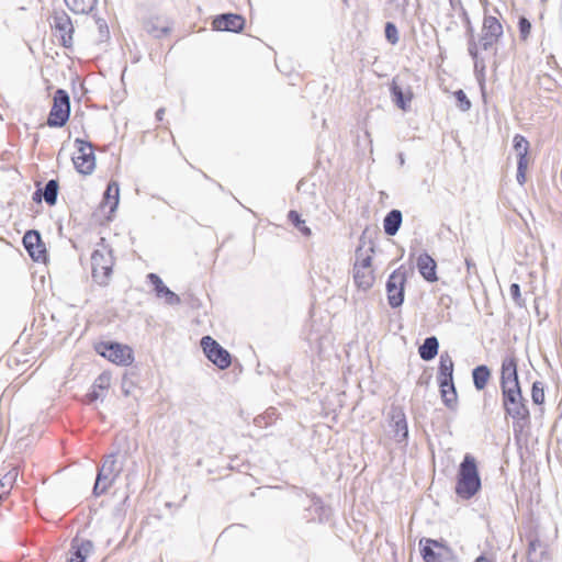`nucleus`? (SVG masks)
<instances>
[{
    "label": "nucleus",
    "mask_w": 562,
    "mask_h": 562,
    "mask_svg": "<svg viewBox=\"0 0 562 562\" xmlns=\"http://www.w3.org/2000/svg\"><path fill=\"white\" fill-rule=\"evenodd\" d=\"M453 379V361L452 358L447 353L440 355L439 368L437 380H443V384L447 385V381Z\"/></svg>",
    "instance_id": "b1692460"
},
{
    "label": "nucleus",
    "mask_w": 562,
    "mask_h": 562,
    "mask_svg": "<svg viewBox=\"0 0 562 562\" xmlns=\"http://www.w3.org/2000/svg\"><path fill=\"white\" fill-rule=\"evenodd\" d=\"M391 94L394 103L403 111H407L413 99V92L408 88L406 91L396 85L395 80H393L391 85Z\"/></svg>",
    "instance_id": "aec40b11"
},
{
    "label": "nucleus",
    "mask_w": 562,
    "mask_h": 562,
    "mask_svg": "<svg viewBox=\"0 0 562 562\" xmlns=\"http://www.w3.org/2000/svg\"><path fill=\"white\" fill-rule=\"evenodd\" d=\"M501 386L502 390H508L518 387V373H517V361L515 357H507L502 362V372H501Z\"/></svg>",
    "instance_id": "ddd939ff"
},
{
    "label": "nucleus",
    "mask_w": 562,
    "mask_h": 562,
    "mask_svg": "<svg viewBox=\"0 0 562 562\" xmlns=\"http://www.w3.org/2000/svg\"><path fill=\"white\" fill-rule=\"evenodd\" d=\"M42 199V190L41 189H37L35 192H34V195H33V200L40 202Z\"/></svg>",
    "instance_id": "8fccbe9b"
},
{
    "label": "nucleus",
    "mask_w": 562,
    "mask_h": 562,
    "mask_svg": "<svg viewBox=\"0 0 562 562\" xmlns=\"http://www.w3.org/2000/svg\"><path fill=\"white\" fill-rule=\"evenodd\" d=\"M372 258L370 255H364L362 248L356 250V268L371 269Z\"/></svg>",
    "instance_id": "f704fd0d"
},
{
    "label": "nucleus",
    "mask_w": 562,
    "mask_h": 562,
    "mask_svg": "<svg viewBox=\"0 0 562 562\" xmlns=\"http://www.w3.org/2000/svg\"><path fill=\"white\" fill-rule=\"evenodd\" d=\"M438 349H439V341H438L437 337H435V336L427 337L424 340V342L419 346V349H418L419 357L424 361H430L437 356Z\"/></svg>",
    "instance_id": "393cba45"
},
{
    "label": "nucleus",
    "mask_w": 562,
    "mask_h": 562,
    "mask_svg": "<svg viewBox=\"0 0 562 562\" xmlns=\"http://www.w3.org/2000/svg\"><path fill=\"white\" fill-rule=\"evenodd\" d=\"M353 280L358 288L368 290L373 284V271L371 269H360L353 267Z\"/></svg>",
    "instance_id": "bb28decb"
},
{
    "label": "nucleus",
    "mask_w": 562,
    "mask_h": 562,
    "mask_svg": "<svg viewBox=\"0 0 562 562\" xmlns=\"http://www.w3.org/2000/svg\"><path fill=\"white\" fill-rule=\"evenodd\" d=\"M98 24H99V29L100 31H102V29H108L105 22L103 20H98Z\"/></svg>",
    "instance_id": "603ef678"
},
{
    "label": "nucleus",
    "mask_w": 562,
    "mask_h": 562,
    "mask_svg": "<svg viewBox=\"0 0 562 562\" xmlns=\"http://www.w3.org/2000/svg\"><path fill=\"white\" fill-rule=\"evenodd\" d=\"M454 97H456V100L458 102V108L461 111L465 112V111L470 110L471 102L468 99V97H467V94H465V92L463 90H461V89L457 90L454 92Z\"/></svg>",
    "instance_id": "e433bc0d"
},
{
    "label": "nucleus",
    "mask_w": 562,
    "mask_h": 562,
    "mask_svg": "<svg viewBox=\"0 0 562 562\" xmlns=\"http://www.w3.org/2000/svg\"><path fill=\"white\" fill-rule=\"evenodd\" d=\"M406 279V270L404 267H400L394 270L387 279V302L393 308L400 307L404 302Z\"/></svg>",
    "instance_id": "0eeeda50"
},
{
    "label": "nucleus",
    "mask_w": 562,
    "mask_h": 562,
    "mask_svg": "<svg viewBox=\"0 0 562 562\" xmlns=\"http://www.w3.org/2000/svg\"><path fill=\"white\" fill-rule=\"evenodd\" d=\"M528 162L517 161V181L519 184H524L526 182V170Z\"/></svg>",
    "instance_id": "37998d69"
},
{
    "label": "nucleus",
    "mask_w": 562,
    "mask_h": 562,
    "mask_svg": "<svg viewBox=\"0 0 562 562\" xmlns=\"http://www.w3.org/2000/svg\"><path fill=\"white\" fill-rule=\"evenodd\" d=\"M110 381H111V378L109 374H106V373L100 374L95 379V381L92 385V390L87 394L88 401L91 403L99 398H102L103 392L105 390H108V387L110 386Z\"/></svg>",
    "instance_id": "5701e85b"
},
{
    "label": "nucleus",
    "mask_w": 562,
    "mask_h": 562,
    "mask_svg": "<svg viewBox=\"0 0 562 562\" xmlns=\"http://www.w3.org/2000/svg\"><path fill=\"white\" fill-rule=\"evenodd\" d=\"M531 398L532 402L537 405H540L544 402V390L543 384L539 381L533 382L531 389Z\"/></svg>",
    "instance_id": "c9c22d12"
},
{
    "label": "nucleus",
    "mask_w": 562,
    "mask_h": 562,
    "mask_svg": "<svg viewBox=\"0 0 562 562\" xmlns=\"http://www.w3.org/2000/svg\"><path fill=\"white\" fill-rule=\"evenodd\" d=\"M164 114H165V109L164 108L158 109L157 112H156L157 120L161 121L162 117H164Z\"/></svg>",
    "instance_id": "09e8293b"
},
{
    "label": "nucleus",
    "mask_w": 562,
    "mask_h": 562,
    "mask_svg": "<svg viewBox=\"0 0 562 562\" xmlns=\"http://www.w3.org/2000/svg\"><path fill=\"white\" fill-rule=\"evenodd\" d=\"M450 4L453 9H457V8H460V10L462 11V8H464L462 5V2L461 0H450Z\"/></svg>",
    "instance_id": "de8ad7c7"
},
{
    "label": "nucleus",
    "mask_w": 562,
    "mask_h": 562,
    "mask_svg": "<svg viewBox=\"0 0 562 562\" xmlns=\"http://www.w3.org/2000/svg\"><path fill=\"white\" fill-rule=\"evenodd\" d=\"M144 30L154 38H161L169 34L171 25L165 18L155 16L144 21Z\"/></svg>",
    "instance_id": "f3484780"
},
{
    "label": "nucleus",
    "mask_w": 562,
    "mask_h": 562,
    "mask_svg": "<svg viewBox=\"0 0 562 562\" xmlns=\"http://www.w3.org/2000/svg\"><path fill=\"white\" fill-rule=\"evenodd\" d=\"M113 265L112 250L104 244L99 245L91 255L93 280L100 285H106L112 274Z\"/></svg>",
    "instance_id": "7ed1b4c3"
},
{
    "label": "nucleus",
    "mask_w": 562,
    "mask_h": 562,
    "mask_svg": "<svg viewBox=\"0 0 562 562\" xmlns=\"http://www.w3.org/2000/svg\"><path fill=\"white\" fill-rule=\"evenodd\" d=\"M402 221L403 215L400 210L390 211L383 220L384 233L389 236H394L398 232Z\"/></svg>",
    "instance_id": "4be33fe9"
},
{
    "label": "nucleus",
    "mask_w": 562,
    "mask_h": 562,
    "mask_svg": "<svg viewBox=\"0 0 562 562\" xmlns=\"http://www.w3.org/2000/svg\"><path fill=\"white\" fill-rule=\"evenodd\" d=\"M201 347L206 358L220 369H226L231 366L229 352L211 336H204L201 339Z\"/></svg>",
    "instance_id": "1a4fd4ad"
},
{
    "label": "nucleus",
    "mask_w": 562,
    "mask_h": 562,
    "mask_svg": "<svg viewBox=\"0 0 562 562\" xmlns=\"http://www.w3.org/2000/svg\"><path fill=\"white\" fill-rule=\"evenodd\" d=\"M475 562H492V561L487 557L482 554L475 559Z\"/></svg>",
    "instance_id": "3c124183"
},
{
    "label": "nucleus",
    "mask_w": 562,
    "mask_h": 562,
    "mask_svg": "<svg viewBox=\"0 0 562 562\" xmlns=\"http://www.w3.org/2000/svg\"><path fill=\"white\" fill-rule=\"evenodd\" d=\"M147 279L154 286L156 296L159 299H164L166 304L173 306L179 305L181 303L180 296L172 292L168 286H166L158 274L149 273L147 276Z\"/></svg>",
    "instance_id": "2eb2a0df"
},
{
    "label": "nucleus",
    "mask_w": 562,
    "mask_h": 562,
    "mask_svg": "<svg viewBox=\"0 0 562 562\" xmlns=\"http://www.w3.org/2000/svg\"><path fill=\"white\" fill-rule=\"evenodd\" d=\"M69 115V94L65 90L58 89L54 94L53 106L49 112L47 124L50 127H61L67 123Z\"/></svg>",
    "instance_id": "39448f33"
},
{
    "label": "nucleus",
    "mask_w": 562,
    "mask_h": 562,
    "mask_svg": "<svg viewBox=\"0 0 562 562\" xmlns=\"http://www.w3.org/2000/svg\"><path fill=\"white\" fill-rule=\"evenodd\" d=\"M472 378H473V384H474L475 389L481 391L486 386V384L491 378V371L484 364L477 366L472 371Z\"/></svg>",
    "instance_id": "c85d7f7f"
},
{
    "label": "nucleus",
    "mask_w": 562,
    "mask_h": 562,
    "mask_svg": "<svg viewBox=\"0 0 562 562\" xmlns=\"http://www.w3.org/2000/svg\"><path fill=\"white\" fill-rule=\"evenodd\" d=\"M422 548V557L425 562H442L440 559V554L437 553L432 547L443 548V546L434 539L424 538L419 541Z\"/></svg>",
    "instance_id": "412c9836"
},
{
    "label": "nucleus",
    "mask_w": 562,
    "mask_h": 562,
    "mask_svg": "<svg viewBox=\"0 0 562 562\" xmlns=\"http://www.w3.org/2000/svg\"><path fill=\"white\" fill-rule=\"evenodd\" d=\"M447 396L448 397H443L442 398V402L445 403V405L449 408H454L456 405H457V402H458V395H457V390L456 387H450L448 391H447Z\"/></svg>",
    "instance_id": "a19ab883"
},
{
    "label": "nucleus",
    "mask_w": 562,
    "mask_h": 562,
    "mask_svg": "<svg viewBox=\"0 0 562 562\" xmlns=\"http://www.w3.org/2000/svg\"><path fill=\"white\" fill-rule=\"evenodd\" d=\"M482 32L501 38L503 35V26L497 18L487 15L483 20Z\"/></svg>",
    "instance_id": "c756f323"
},
{
    "label": "nucleus",
    "mask_w": 562,
    "mask_h": 562,
    "mask_svg": "<svg viewBox=\"0 0 562 562\" xmlns=\"http://www.w3.org/2000/svg\"><path fill=\"white\" fill-rule=\"evenodd\" d=\"M417 268L423 278L429 282L437 281V263L430 255L424 252L417 258Z\"/></svg>",
    "instance_id": "6ab92c4d"
},
{
    "label": "nucleus",
    "mask_w": 562,
    "mask_h": 562,
    "mask_svg": "<svg viewBox=\"0 0 562 562\" xmlns=\"http://www.w3.org/2000/svg\"><path fill=\"white\" fill-rule=\"evenodd\" d=\"M58 188H59L58 181L55 179H50L45 184V188L43 191V198H44L45 202L50 206L56 204L57 195H58Z\"/></svg>",
    "instance_id": "2f4dec72"
},
{
    "label": "nucleus",
    "mask_w": 562,
    "mask_h": 562,
    "mask_svg": "<svg viewBox=\"0 0 562 562\" xmlns=\"http://www.w3.org/2000/svg\"><path fill=\"white\" fill-rule=\"evenodd\" d=\"M465 265H467L468 273H472L473 271L474 272L476 271V266L471 258H465Z\"/></svg>",
    "instance_id": "49530a36"
},
{
    "label": "nucleus",
    "mask_w": 562,
    "mask_h": 562,
    "mask_svg": "<svg viewBox=\"0 0 562 562\" xmlns=\"http://www.w3.org/2000/svg\"><path fill=\"white\" fill-rule=\"evenodd\" d=\"M123 467L124 462L117 459L116 453L106 456L102 465L98 469L93 494L95 496L104 494L120 476Z\"/></svg>",
    "instance_id": "f03ea898"
},
{
    "label": "nucleus",
    "mask_w": 562,
    "mask_h": 562,
    "mask_svg": "<svg viewBox=\"0 0 562 562\" xmlns=\"http://www.w3.org/2000/svg\"><path fill=\"white\" fill-rule=\"evenodd\" d=\"M481 488V477L475 458L467 453L459 465L456 493L463 499H470Z\"/></svg>",
    "instance_id": "f257e3e1"
},
{
    "label": "nucleus",
    "mask_w": 562,
    "mask_h": 562,
    "mask_svg": "<svg viewBox=\"0 0 562 562\" xmlns=\"http://www.w3.org/2000/svg\"><path fill=\"white\" fill-rule=\"evenodd\" d=\"M513 143H514V149H515V151L517 154V158H518L517 161L528 162V158H527L528 150H529L528 140L522 135L517 134V135H515Z\"/></svg>",
    "instance_id": "7c9ffc66"
},
{
    "label": "nucleus",
    "mask_w": 562,
    "mask_h": 562,
    "mask_svg": "<svg viewBox=\"0 0 562 562\" xmlns=\"http://www.w3.org/2000/svg\"><path fill=\"white\" fill-rule=\"evenodd\" d=\"M518 27H519L521 38L526 40L528 37V35L530 34L531 23L529 22V20L527 18L521 16L518 22Z\"/></svg>",
    "instance_id": "79ce46f5"
},
{
    "label": "nucleus",
    "mask_w": 562,
    "mask_h": 562,
    "mask_svg": "<svg viewBox=\"0 0 562 562\" xmlns=\"http://www.w3.org/2000/svg\"><path fill=\"white\" fill-rule=\"evenodd\" d=\"M93 543L90 540L75 538L71 542L70 558L67 562H86L93 552Z\"/></svg>",
    "instance_id": "a211bd4d"
},
{
    "label": "nucleus",
    "mask_w": 562,
    "mask_h": 562,
    "mask_svg": "<svg viewBox=\"0 0 562 562\" xmlns=\"http://www.w3.org/2000/svg\"><path fill=\"white\" fill-rule=\"evenodd\" d=\"M288 220L305 236H311V229L305 225V221L301 218V215L296 211H290Z\"/></svg>",
    "instance_id": "72a5a7b5"
},
{
    "label": "nucleus",
    "mask_w": 562,
    "mask_h": 562,
    "mask_svg": "<svg viewBox=\"0 0 562 562\" xmlns=\"http://www.w3.org/2000/svg\"><path fill=\"white\" fill-rule=\"evenodd\" d=\"M23 245L33 260L41 261L45 259L46 248L37 231H27L23 236Z\"/></svg>",
    "instance_id": "f8f14e48"
},
{
    "label": "nucleus",
    "mask_w": 562,
    "mask_h": 562,
    "mask_svg": "<svg viewBox=\"0 0 562 562\" xmlns=\"http://www.w3.org/2000/svg\"><path fill=\"white\" fill-rule=\"evenodd\" d=\"M462 16H463L464 23L467 25V33H468V36H469V38H468V52H469V55L474 60L475 69H479V68L484 69L485 68L484 61L479 58L477 44H476V41H475V37H474V30H473V26L471 24V21H470V18L468 15V12H467V10L464 8H462Z\"/></svg>",
    "instance_id": "dca6fc26"
},
{
    "label": "nucleus",
    "mask_w": 562,
    "mask_h": 562,
    "mask_svg": "<svg viewBox=\"0 0 562 562\" xmlns=\"http://www.w3.org/2000/svg\"><path fill=\"white\" fill-rule=\"evenodd\" d=\"M509 294L513 299V301L518 305V306H524L525 305V301L522 300L521 297V293H520V286L518 283H512L510 286H509Z\"/></svg>",
    "instance_id": "58836bf2"
},
{
    "label": "nucleus",
    "mask_w": 562,
    "mask_h": 562,
    "mask_svg": "<svg viewBox=\"0 0 562 562\" xmlns=\"http://www.w3.org/2000/svg\"><path fill=\"white\" fill-rule=\"evenodd\" d=\"M438 383H439V387H440V394H441V398L443 397H448L447 396V391L450 389V387H456L454 386V383H453V379L450 380V382L447 381V385L443 384V380H438Z\"/></svg>",
    "instance_id": "c03bdc74"
},
{
    "label": "nucleus",
    "mask_w": 562,
    "mask_h": 562,
    "mask_svg": "<svg viewBox=\"0 0 562 562\" xmlns=\"http://www.w3.org/2000/svg\"><path fill=\"white\" fill-rule=\"evenodd\" d=\"M16 477L18 471L15 469H12L0 480V501L2 499L4 494L9 493Z\"/></svg>",
    "instance_id": "473e14b6"
},
{
    "label": "nucleus",
    "mask_w": 562,
    "mask_h": 562,
    "mask_svg": "<svg viewBox=\"0 0 562 562\" xmlns=\"http://www.w3.org/2000/svg\"><path fill=\"white\" fill-rule=\"evenodd\" d=\"M498 40L499 38L495 36L482 32V35L480 37V44L484 50H488L497 43Z\"/></svg>",
    "instance_id": "ea45409f"
},
{
    "label": "nucleus",
    "mask_w": 562,
    "mask_h": 562,
    "mask_svg": "<svg viewBox=\"0 0 562 562\" xmlns=\"http://www.w3.org/2000/svg\"><path fill=\"white\" fill-rule=\"evenodd\" d=\"M503 406L508 416L517 422H525L529 418V411L526 405V400L522 397L520 386L502 390Z\"/></svg>",
    "instance_id": "20e7f679"
},
{
    "label": "nucleus",
    "mask_w": 562,
    "mask_h": 562,
    "mask_svg": "<svg viewBox=\"0 0 562 562\" xmlns=\"http://www.w3.org/2000/svg\"><path fill=\"white\" fill-rule=\"evenodd\" d=\"M120 188L119 183L111 181L103 194V204L109 206L110 212H114L119 205Z\"/></svg>",
    "instance_id": "a878e982"
},
{
    "label": "nucleus",
    "mask_w": 562,
    "mask_h": 562,
    "mask_svg": "<svg viewBox=\"0 0 562 562\" xmlns=\"http://www.w3.org/2000/svg\"><path fill=\"white\" fill-rule=\"evenodd\" d=\"M386 2L396 10L404 11L407 4V0H386Z\"/></svg>",
    "instance_id": "a18cd8bd"
},
{
    "label": "nucleus",
    "mask_w": 562,
    "mask_h": 562,
    "mask_svg": "<svg viewBox=\"0 0 562 562\" xmlns=\"http://www.w3.org/2000/svg\"><path fill=\"white\" fill-rule=\"evenodd\" d=\"M385 37L393 45L398 42V31L394 23L387 22L385 24Z\"/></svg>",
    "instance_id": "4c0bfd02"
},
{
    "label": "nucleus",
    "mask_w": 562,
    "mask_h": 562,
    "mask_svg": "<svg viewBox=\"0 0 562 562\" xmlns=\"http://www.w3.org/2000/svg\"><path fill=\"white\" fill-rule=\"evenodd\" d=\"M390 427L393 431V437L397 442H404L408 437V427L406 415L402 407L392 406L390 411Z\"/></svg>",
    "instance_id": "9b49d317"
},
{
    "label": "nucleus",
    "mask_w": 562,
    "mask_h": 562,
    "mask_svg": "<svg viewBox=\"0 0 562 562\" xmlns=\"http://www.w3.org/2000/svg\"><path fill=\"white\" fill-rule=\"evenodd\" d=\"M98 353L119 366H130L133 360V350L126 345L119 342H101L97 347Z\"/></svg>",
    "instance_id": "423d86ee"
},
{
    "label": "nucleus",
    "mask_w": 562,
    "mask_h": 562,
    "mask_svg": "<svg viewBox=\"0 0 562 562\" xmlns=\"http://www.w3.org/2000/svg\"><path fill=\"white\" fill-rule=\"evenodd\" d=\"M77 151L72 156V162L78 172L90 175L95 168V157L92 145L88 142L77 138Z\"/></svg>",
    "instance_id": "6e6552de"
},
{
    "label": "nucleus",
    "mask_w": 562,
    "mask_h": 562,
    "mask_svg": "<svg viewBox=\"0 0 562 562\" xmlns=\"http://www.w3.org/2000/svg\"><path fill=\"white\" fill-rule=\"evenodd\" d=\"M52 25L60 34L63 46L70 47L72 45L74 26L69 15L64 10L55 11Z\"/></svg>",
    "instance_id": "9d476101"
},
{
    "label": "nucleus",
    "mask_w": 562,
    "mask_h": 562,
    "mask_svg": "<svg viewBox=\"0 0 562 562\" xmlns=\"http://www.w3.org/2000/svg\"><path fill=\"white\" fill-rule=\"evenodd\" d=\"M244 25L245 19L235 13L221 14L213 20V26L217 31L238 33L244 29Z\"/></svg>",
    "instance_id": "4468645a"
},
{
    "label": "nucleus",
    "mask_w": 562,
    "mask_h": 562,
    "mask_svg": "<svg viewBox=\"0 0 562 562\" xmlns=\"http://www.w3.org/2000/svg\"><path fill=\"white\" fill-rule=\"evenodd\" d=\"M98 0H65L68 9L75 14H88L97 5Z\"/></svg>",
    "instance_id": "cd10ccee"
},
{
    "label": "nucleus",
    "mask_w": 562,
    "mask_h": 562,
    "mask_svg": "<svg viewBox=\"0 0 562 562\" xmlns=\"http://www.w3.org/2000/svg\"><path fill=\"white\" fill-rule=\"evenodd\" d=\"M400 161H401V165H403V164H404V157H403V155H402V154L400 155Z\"/></svg>",
    "instance_id": "864d4df0"
}]
</instances>
